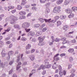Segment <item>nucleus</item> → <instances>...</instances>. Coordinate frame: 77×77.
<instances>
[{
    "label": "nucleus",
    "mask_w": 77,
    "mask_h": 77,
    "mask_svg": "<svg viewBox=\"0 0 77 77\" xmlns=\"http://www.w3.org/2000/svg\"><path fill=\"white\" fill-rule=\"evenodd\" d=\"M20 20H23V19H26V16H22L19 17Z\"/></svg>",
    "instance_id": "obj_23"
},
{
    "label": "nucleus",
    "mask_w": 77,
    "mask_h": 77,
    "mask_svg": "<svg viewBox=\"0 0 77 77\" xmlns=\"http://www.w3.org/2000/svg\"><path fill=\"white\" fill-rule=\"evenodd\" d=\"M45 36H43L42 37L41 36H40L38 37V39L39 41L38 43V45H44V39H45Z\"/></svg>",
    "instance_id": "obj_2"
},
{
    "label": "nucleus",
    "mask_w": 77,
    "mask_h": 77,
    "mask_svg": "<svg viewBox=\"0 0 77 77\" xmlns=\"http://www.w3.org/2000/svg\"><path fill=\"white\" fill-rule=\"evenodd\" d=\"M29 33L31 36H34V35H35V32L33 31H30Z\"/></svg>",
    "instance_id": "obj_26"
},
{
    "label": "nucleus",
    "mask_w": 77,
    "mask_h": 77,
    "mask_svg": "<svg viewBox=\"0 0 77 77\" xmlns=\"http://www.w3.org/2000/svg\"><path fill=\"white\" fill-rule=\"evenodd\" d=\"M66 55V54L65 53H63L61 54L60 55V56L61 57H63V56H65Z\"/></svg>",
    "instance_id": "obj_40"
},
{
    "label": "nucleus",
    "mask_w": 77,
    "mask_h": 77,
    "mask_svg": "<svg viewBox=\"0 0 77 77\" xmlns=\"http://www.w3.org/2000/svg\"><path fill=\"white\" fill-rule=\"evenodd\" d=\"M20 56H18L17 57V63L19 62H20Z\"/></svg>",
    "instance_id": "obj_43"
},
{
    "label": "nucleus",
    "mask_w": 77,
    "mask_h": 77,
    "mask_svg": "<svg viewBox=\"0 0 77 77\" xmlns=\"http://www.w3.org/2000/svg\"><path fill=\"white\" fill-rule=\"evenodd\" d=\"M61 41H63L65 40H66V38L65 37H62L61 38Z\"/></svg>",
    "instance_id": "obj_33"
},
{
    "label": "nucleus",
    "mask_w": 77,
    "mask_h": 77,
    "mask_svg": "<svg viewBox=\"0 0 77 77\" xmlns=\"http://www.w3.org/2000/svg\"><path fill=\"white\" fill-rule=\"evenodd\" d=\"M17 9H18V10H21V9H22V7L20 5H17Z\"/></svg>",
    "instance_id": "obj_30"
},
{
    "label": "nucleus",
    "mask_w": 77,
    "mask_h": 77,
    "mask_svg": "<svg viewBox=\"0 0 77 77\" xmlns=\"http://www.w3.org/2000/svg\"><path fill=\"white\" fill-rule=\"evenodd\" d=\"M72 9L74 11H77V7H73L72 8Z\"/></svg>",
    "instance_id": "obj_25"
},
{
    "label": "nucleus",
    "mask_w": 77,
    "mask_h": 77,
    "mask_svg": "<svg viewBox=\"0 0 77 77\" xmlns=\"http://www.w3.org/2000/svg\"><path fill=\"white\" fill-rule=\"evenodd\" d=\"M47 30V28H46V27L44 28L43 29V30H42V32H45V31H46Z\"/></svg>",
    "instance_id": "obj_34"
},
{
    "label": "nucleus",
    "mask_w": 77,
    "mask_h": 77,
    "mask_svg": "<svg viewBox=\"0 0 77 77\" xmlns=\"http://www.w3.org/2000/svg\"><path fill=\"white\" fill-rule=\"evenodd\" d=\"M14 54V52L12 51H10L8 52V56H12Z\"/></svg>",
    "instance_id": "obj_20"
},
{
    "label": "nucleus",
    "mask_w": 77,
    "mask_h": 77,
    "mask_svg": "<svg viewBox=\"0 0 77 77\" xmlns=\"http://www.w3.org/2000/svg\"><path fill=\"white\" fill-rule=\"evenodd\" d=\"M3 44L4 43L2 41L0 42V46H2V45H3Z\"/></svg>",
    "instance_id": "obj_55"
},
{
    "label": "nucleus",
    "mask_w": 77,
    "mask_h": 77,
    "mask_svg": "<svg viewBox=\"0 0 77 77\" xmlns=\"http://www.w3.org/2000/svg\"><path fill=\"white\" fill-rule=\"evenodd\" d=\"M26 0H22V2L21 3V6H24V5H25L26 3H27V2L25 1Z\"/></svg>",
    "instance_id": "obj_10"
},
{
    "label": "nucleus",
    "mask_w": 77,
    "mask_h": 77,
    "mask_svg": "<svg viewBox=\"0 0 77 77\" xmlns=\"http://www.w3.org/2000/svg\"><path fill=\"white\" fill-rule=\"evenodd\" d=\"M47 0H40V2L41 3H44ZM49 1V0H47Z\"/></svg>",
    "instance_id": "obj_27"
},
{
    "label": "nucleus",
    "mask_w": 77,
    "mask_h": 77,
    "mask_svg": "<svg viewBox=\"0 0 77 77\" xmlns=\"http://www.w3.org/2000/svg\"><path fill=\"white\" fill-rule=\"evenodd\" d=\"M68 51L69 53H72L74 51V49L73 48H70L68 50Z\"/></svg>",
    "instance_id": "obj_11"
},
{
    "label": "nucleus",
    "mask_w": 77,
    "mask_h": 77,
    "mask_svg": "<svg viewBox=\"0 0 77 77\" xmlns=\"http://www.w3.org/2000/svg\"><path fill=\"white\" fill-rule=\"evenodd\" d=\"M0 63H1V66L2 68H3L5 67V64H3V63H1V60H0Z\"/></svg>",
    "instance_id": "obj_18"
},
{
    "label": "nucleus",
    "mask_w": 77,
    "mask_h": 77,
    "mask_svg": "<svg viewBox=\"0 0 77 77\" xmlns=\"http://www.w3.org/2000/svg\"><path fill=\"white\" fill-rule=\"evenodd\" d=\"M62 11V8L60 6L55 7L54 8L53 10L54 13L59 14Z\"/></svg>",
    "instance_id": "obj_1"
},
{
    "label": "nucleus",
    "mask_w": 77,
    "mask_h": 77,
    "mask_svg": "<svg viewBox=\"0 0 77 77\" xmlns=\"http://www.w3.org/2000/svg\"><path fill=\"white\" fill-rule=\"evenodd\" d=\"M69 61H70V62H72V61H73V58L72 57H70L69 58Z\"/></svg>",
    "instance_id": "obj_37"
},
{
    "label": "nucleus",
    "mask_w": 77,
    "mask_h": 77,
    "mask_svg": "<svg viewBox=\"0 0 77 77\" xmlns=\"http://www.w3.org/2000/svg\"><path fill=\"white\" fill-rule=\"evenodd\" d=\"M32 9L33 11H36V10H37V8L36 7H32Z\"/></svg>",
    "instance_id": "obj_42"
},
{
    "label": "nucleus",
    "mask_w": 77,
    "mask_h": 77,
    "mask_svg": "<svg viewBox=\"0 0 77 77\" xmlns=\"http://www.w3.org/2000/svg\"><path fill=\"white\" fill-rule=\"evenodd\" d=\"M45 67H46L49 64V63L48 62H46L45 63Z\"/></svg>",
    "instance_id": "obj_53"
},
{
    "label": "nucleus",
    "mask_w": 77,
    "mask_h": 77,
    "mask_svg": "<svg viewBox=\"0 0 77 77\" xmlns=\"http://www.w3.org/2000/svg\"><path fill=\"white\" fill-rule=\"evenodd\" d=\"M69 42V41L68 40H64V41H63V44H66V43H67Z\"/></svg>",
    "instance_id": "obj_32"
},
{
    "label": "nucleus",
    "mask_w": 77,
    "mask_h": 77,
    "mask_svg": "<svg viewBox=\"0 0 77 77\" xmlns=\"http://www.w3.org/2000/svg\"><path fill=\"white\" fill-rule=\"evenodd\" d=\"M42 74L43 75H44V74H46V71H44L42 73Z\"/></svg>",
    "instance_id": "obj_57"
},
{
    "label": "nucleus",
    "mask_w": 77,
    "mask_h": 77,
    "mask_svg": "<svg viewBox=\"0 0 77 77\" xmlns=\"http://www.w3.org/2000/svg\"><path fill=\"white\" fill-rule=\"evenodd\" d=\"M72 43H76V40L75 39L72 40L71 41Z\"/></svg>",
    "instance_id": "obj_44"
},
{
    "label": "nucleus",
    "mask_w": 77,
    "mask_h": 77,
    "mask_svg": "<svg viewBox=\"0 0 77 77\" xmlns=\"http://www.w3.org/2000/svg\"><path fill=\"white\" fill-rule=\"evenodd\" d=\"M59 75H60V77L62 76L63 75V72L61 70H60L59 72Z\"/></svg>",
    "instance_id": "obj_19"
},
{
    "label": "nucleus",
    "mask_w": 77,
    "mask_h": 77,
    "mask_svg": "<svg viewBox=\"0 0 77 77\" xmlns=\"http://www.w3.org/2000/svg\"><path fill=\"white\" fill-rule=\"evenodd\" d=\"M63 2V0H58L56 2V3L57 5H60L61 3H62Z\"/></svg>",
    "instance_id": "obj_7"
},
{
    "label": "nucleus",
    "mask_w": 77,
    "mask_h": 77,
    "mask_svg": "<svg viewBox=\"0 0 77 77\" xmlns=\"http://www.w3.org/2000/svg\"><path fill=\"white\" fill-rule=\"evenodd\" d=\"M10 18L11 19L10 23L11 24H13L15 23V21H17V18L15 16H11Z\"/></svg>",
    "instance_id": "obj_3"
},
{
    "label": "nucleus",
    "mask_w": 77,
    "mask_h": 77,
    "mask_svg": "<svg viewBox=\"0 0 77 77\" xmlns=\"http://www.w3.org/2000/svg\"><path fill=\"white\" fill-rule=\"evenodd\" d=\"M15 12H16V10H14L11 11L12 14H14V13H15Z\"/></svg>",
    "instance_id": "obj_54"
},
{
    "label": "nucleus",
    "mask_w": 77,
    "mask_h": 77,
    "mask_svg": "<svg viewBox=\"0 0 77 77\" xmlns=\"http://www.w3.org/2000/svg\"><path fill=\"white\" fill-rule=\"evenodd\" d=\"M30 26V24L28 22H25L22 25V27L27 28Z\"/></svg>",
    "instance_id": "obj_4"
},
{
    "label": "nucleus",
    "mask_w": 77,
    "mask_h": 77,
    "mask_svg": "<svg viewBox=\"0 0 77 77\" xmlns=\"http://www.w3.org/2000/svg\"><path fill=\"white\" fill-rule=\"evenodd\" d=\"M65 12L68 14H71L72 12V10L70 8H67L66 9Z\"/></svg>",
    "instance_id": "obj_6"
},
{
    "label": "nucleus",
    "mask_w": 77,
    "mask_h": 77,
    "mask_svg": "<svg viewBox=\"0 0 77 77\" xmlns=\"http://www.w3.org/2000/svg\"><path fill=\"white\" fill-rule=\"evenodd\" d=\"M54 18L55 20H57L58 19H59V16H56Z\"/></svg>",
    "instance_id": "obj_38"
},
{
    "label": "nucleus",
    "mask_w": 77,
    "mask_h": 77,
    "mask_svg": "<svg viewBox=\"0 0 77 77\" xmlns=\"http://www.w3.org/2000/svg\"><path fill=\"white\" fill-rule=\"evenodd\" d=\"M10 39V37H7L5 38V41H8Z\"/></svg>",
    "instance_id": "obj_61"
},
{
    "label": "nucleus",
    "mask_w": 77,
    "mask_h": 77,
    "mask_svg": "<svg viewBox=\"0 0 77 77\" xmlns=\"http://www.w3.org/2000/svg\"><path fill=\"white\" fill-rule=\"evenodd\" d=\"M51 41L52 42H54L55 40H54V36H51Z\"/></svg>",
    "instance_id": "obj_31"
},
{
    "label": "nucleus",
    "mask_w": 77,
    "mask_h": 77,
    "mask_svg": "<svg viewBox=\"0 0 77 77\" xmlns=\"http://www.w3.org/2000/svg\"><path fill=\"white\" fill-rule=\"evenodd\" d=\"M40 66L42 69H45V65L43 66V65H42Z\"/></svg>",
    "instance_id": "obj_39"
},
{
    "label": "nucleus",
    "mask_w": 77,
    "mask_h": 77,
    "mask_svg": "<svg viewBox=\"0 0 77 77\" xmlns=\"http://www.w3.org/2000/svg\"><path fill=\"white\" fill-rule=\"evenodd\" d=\"M66 16L65 15H62L60 16V18L62 20H63L66 18Z\"/></svg>",
    "instance_id": "obj_13"
},
{
    "label": "nucleus",
    "mask_w": 77,
    "mask_h": 77,
    "mask_svg": "<svg viewBox=\"0 0 77 77\" xmlns=\"http://www.w3.org/2000/svg\"><path fill=\"white\" fill-rule=\"evenodd\" d=\"M21 40L23 41H26L27 40V38L23 37H22Z\"/></svg>",
    "instance_id": "obj_28"
},
{
    "label": "nucleus",
    "mask_w": 77,
    "mask_h": 77,
    "mask_svg": "<svg viewBox=\"0 0 77 77\" xmlns=\"http://www.w3.org/2000/svg\"><path fill=\"white\" fill-rule=\"evenodd\" d=\"M10 43H11V42L10 41H8L6 42V44H10Z\"/></svg>",
    "instance_id": "obj_59"
},
{
    "label": "nucleus",
    "mask_w": 77,
    "mask_h": 77,
    "mask_svg": "<svg viewBox=\"0 0 77 77\" xmlns=\"http://www.w3.org/2000/svg\"><path fill=\"white\" fill-rule=\"evenodd\" d=\"M26 50L30 49V48H31V45H30V44H28L26 46Z\"/></svg>",
    "instance_id": "obj_14"
},
{
    "label": "nucleus",
    "mask_w": 77,
    "mask_h": 77,
    "mask_svg": "<svg viewBox=\"0 0 77 77\" xmlns=\"http://www.w3.org/2000/svg\"><path fill=\"white\" fill-rule=\"evenodd\" d=\"M68 29V25H65L63 27V30H67Z\"/></svg>",
    "instance_id": "obj_15"
},
{
    "label": "nucleus",
    "mask_w": 77,
    "mask_h": 77,
    "mask_svg": "<svg viewBox=\"0 0 77 77\" xmlns=\"http://www.w3.org/2000/svg\"><path fill=\"white\" fill-rule=\"evenodd\" d=\"M14 28H19V25H14Z\"/></svg>",
    "instance_id": "obj_46"
},
{
    "label": "nucleus",
    "mask_w": 77,
    "mask_h": 77,
    "mask_svg": "<svg viewBox=\"0 0 77 77\" xmlns=\"http://www.w3.org/2000/svg\"><path fill=\"white\" fill-rule=\"evenodd\" d=\"M8 8L9 9H13L15 8V7L13 6H8Z\"/></svg>",
    "instance_id": "obj_29"
},
{
    "label": "nucleus",
    "mask_w": 77,
    "mask_h": 77,
    "mask_svg": "<svg viewBox=\"0 0 77 77\" xmlns=\"http://www.w3.org/2000/svg\"><path fill=\"white\" fill-rule=\"evenodd\" d=\"M70 0H66L64 2V4L65 5H68L69 3H70Z\"/></svg>",
    "instance_id": "obj_8"
},
{
    "label": "nucleus",
    "mask_w": 77,
    "mask_h": 77,
    "mask_svg": "<svg viewBox=\"0 0 77 77\" xmlns=\"http://www.w3.org/2000/svg\"><path fill=\"white\" fill-rule=\"evenodd\" d=\"M25 30L26 31V32H27L30 31V29H25Z\"/></svg>",
    "instance_id": "obj_52"
},
{
    "label": "nucleus",
    "mask_w": 77,
    "mask_h": 77,
    "mask_svg": "<svg viewBox=\"0 0 77 77\" xmlns=\"http://www.w3.org/2000/svg\"><path fill=\"white\" fill-rule=\"evenodd\" d=\"M75 76V74H72L70 76V77H73Z\"/></svg>",
    "instance_id": "obj_58"
},
{
    "label": "nucleus",
    "mask_w": 77,
    "mask_h": 77,
    "mask_svg": "<svg viewBox=\"0 0 77 77\" xmlns=\"http://www.w3.org/2000/svg\"><path fill=\"white\" fill-rule=\"evenodd\" d=\"M39 26H40V24H35L34 25V27H35L36 28L39 27Z\"/></svg>",
    "instance_id": "obj_24"
},
{
    "label": "nucleus",
    "mask_w": 77,
    "mask_h": 77,
    "mask_svg": "<svg viewBox=\"0 0 77 77\" xmlns=\"http://www.w3.org/2000/svg\"><path fill=\"white\" fill-rule=\"evenodd\" d=\"M66 48V46H62L60 47V48L62 49V48Z\"/></svg>",
    "instance_id": "obj_63"
},
{
    "label": "nucleus",
    "mask_w": 77,
    "mask_h": 77,
    "mask_svg": "<svg viewBox=\"0 0 77 77\" xmlns=\"http://www.w3.org/2000/svg\"><path fill=\"white\" fill-rule=\"evenodd\" d=\"M56 64V63H54V64L52 66V68H53V69H56V68L57 67V65Z\"/></svg>",
    "instance_id": "obj_16"
},
{
    "label": "nucleus",
    "mask_w": 77,
    "mask_h": 77,
    "mask_svg": "<svg viewBox=\"0 0 77 77\" xmlns=\"http://www.w3.org/2000/svg\"><path fill=\"white\" fill-rule=\"evenodd\" d=\"M63 74L65 75L66 74V71L65 70H63Z\"/></svg>",
    "instance_id": "obj_47"
},
{
    "label": "nucleus",
    "mask_w": 77,
    "mask_h": 77,
    "mask_svg": "<svg viewBox=\"0 0 77 77\" xmlns=\"http://www.w3.org/2000/svg\"><path fill=\"white\" fill-rule=\"evenodd\" d=\"M59 55V54H56L55 55V56L54 57V60H55L56 61H58V60H59V59H60L59 58V57H57V56H58Z\"/></svg>",
    "instance_id": "obj_5"
},
{
    "label": "nucleus",
    "mask_w": 77,
    "mask_h": 77,
    "mask_svg": "<svg viewBox=\"0 0 77 77\" xmlns=\"http://www.w3.org/2000/svg\"><path fill=\"white\" fill-rule=\"evenodd\" d=\"M21 65V62H20L18 64V65L17 67V70H18V69H19V68H20V67H21L20 66L19 67H18V66L20 65Z\"/></svg>",
    "instance_id": "obj_22"
},
{
    "label": "nucleus",
    "mask_w": 77,
    "mask_h": 77,
    "mask_svg": "<svg viewBox=\"0 0 77 77\" xmlns=\"http://www.w3.org/2000/svg\"><path fill=\"white\" fill-rule=\"evenodd\" d=\"M35 50L34 49H32L31 51V53H34L35 52Z\"/></svg>",
    "instance_id": "obj_60"
},
{
    "label": "nucleus",
    "mask_w": 77,
    "mask_h": 77,
    "mask_svg": "<svg viewBox=\"0 0 77 77\" xmlns=\"http://www.w3.org/2000/svg\"><path fill=\"white\" fill-rule=\"evenodd\" d=\"M41 34V31H40L37 32L36 34V35H38V36H39V35H40Z\"/></svg>",
    "instance_id": "obj_35"
},
{
    "label": "nucleus",
    "mask_w": 77,
    "mask_h": 77,
    "mask_svg": "<svg viewBox=\"0 0 77 77\" xmlns=\"http://www.w3.org/2000/svg\"><path fill=\"white\" fill-rule=\"evenodd\" d=\"M58 69L59 70H60V71L62 69V67L60 65L58 66Z\"/></svg>",
    "instance_id": "obj_49"
},
{
    "label": "nucleus",
    "mask_w": 77,
    "mask_h": 77,
    "mask_svg": "<svg viewBox=\"0 0 77 77\" xmlns=\"http://www.w3.org/2000/svg\"><path fill=\"white\" fill-rule=\"evenodd\" d=\"M51 64H49L47 65V66H46L45 68H50L51 67Z\"/></svg>",
    "instance_id": "obj_36"
},
{
    "label": "nucleus",
    "mask_w": 77,
    "mask_h": 77,
    "mask_svg": "<svg viewBox=\"0 0 77 77\" xmlns=\"http://www.w3.org/2000/svg\"><path fill=\"white\" fill-rule=\"evenodd\" d=\"M61 24H62V23L60 21H58L57 22V26H59L60 25H61Z\"/></svg>",
    "instance_id": "obj_21"
},
{
    "label": "nucleus",
    "mask_w": 77,
    "mask_h": 77,
    "mask_svg": "<svg viewBox=\"0 0 77 77\" xmlns=\"http://www.w3.org/2000/svg\"><path fill=\"white\" fill-rule=\"evenodd\" d=\"M75 69H72L71 71V72L72 73H73L75 72Z\"/></svg>",
    "instance_id": "obj_56"
},
{
    "label": "nucleus",
    "mask_w": 77,
    "mask_h": 77,
    "mask_svg": "<svg viewBox=\"0 0 77 77\" xmlns=\"http://www.w3.org/2000/svg\"><path fill=\"white\" fill-rule=\"evenodd\" d=\"M58 72H59V69H55V74H57V73H58Z\"/></svg>",
    "instance_id": "obj_50"
},
{
    "label": "nucleus",
    "mask_w": 77,
    "mask_h": 77,
    "mask_svg": "<svg viewBox=\"0 0 77 77\" xmlns=\"http://www.w3.org/2000/svg\"><path fill=\"white\" fill-rule=\"evenodd\" d=\"M30 59L32 60H33L35 59V57L31 56L30 57Z\"/></svg>",
    "instance_id": "obj_48"
},
{
    "label": "nucleus",
    "mask_w": 77,
    "mask_h": 77,
    "mask_svg": "<svg viewBox=\"0 0 77 77\" xmlns=\"http://www.w3.org/2000/svg\"><path fill=\"white\" fill-rule=\"evenodd\" d=\"M14 62V61H10L9 63V65H12V63H13Z\"/></svg>",
    "instance_id": "obj_62"
},
{
    "label": "nucleus",
    "mask_w": 77,
    "mask_h": 77,
    "mask_svg": "<svg viewBox=\"0 0 77 77\" xmlns=\"http://www.w3.org/2000/svg\"><path fill=\"white\" fill-rule=\"evenodd\" d=\"M2 57H4L6 55V54L5 53V51L4 50H3L2 52Z\"/></svg>",
    "instance_id": "obj_12"
},
{
    "label": "nucleus",
    "mask_w": 77,
    "mask_h": 77,
    "mask_svg": "<svg viewBox=\"0 0 77 77\" xmlns=\"http://www.w3.org/2000/svg\"><path fill=\"white\" fill-rule=\"evenodd\" d=\"M26 14V12L24 11H20L19 13V14L20 15H25Z\"/></svg>",
    "instance_id": "obj_17"
},
{
    "label": "nucleus",
    "mask_w": 77,
    "mask_h": 77,
    "mask_svg": "<svg viewBox=\"0 0 77 77\" xmlns=\"http://www.w3.org/2000/svg\"><path fill=\"white\" fill-rule=\"evenodd\" d=\"M50 5V3H48L45 5V6H49Z\"/></svg>",
    "instance_id": "obj_64"
},
{
    "label": "nucleus",
    "mask_w": 77,
    "mask_h": 77,
    "mask_svg": "<svg viewBox=\"0 0 77 77\" xmlns=\"http://www.w3.org/2000/svg\"><path fill=\"white\" fill-rule=\"evenodd\" d=\"M38 20L39 21H41V22H42V23L44 22V19H43L42 18H39L38 19Z\"/></svg>",
    "instance_id": "obj_41"
},
{
    "label": "nucleus",
    "mask_w": 77,
    "mask_h": 77,
    "mask_svg": "<svg viewBox=\"0 0 77 77\" xmlns=\"http://www.w3.org/2000/svg\"><path fill=\"white\" fill-rule=\"evenodd\" d=\"M70 14L69 15L68 17L69 18H74V14L73 13H70Z\"/></svg>",
    "instance_id": "obj_9"
},
{
    "label": "nucleus",
    "mask_w": 77,
    "mask_h": 77,
    "mask_svg": "<svg viewBox=\"0 0 77 77\" xmlns=\"http://www.w3.org/2000/svg\"><path fill=\"white\" fill-rule=\"evenodd\" d=\"M10 30H11V29L9 28L7 29V30H5V32H9Z\"/></svg>",
    "instance_id": "obj_51"
},
{
    "label": "nucleus",
    "mask_w": 77,
    "mask_h": 77,
    "mask_svg": "<svg viewBox=\"0 0 77 77\" xmlns=\"http://www.w3.org/2000/svg\"><path fill=\"white\" fill-rule=\"evenodd\" d=\"M59 41H60V40H59V39L57 38H56L55 40V42H59Z\"/></svg>",
    "instance_id": "obj_45"
}]
</instances>
